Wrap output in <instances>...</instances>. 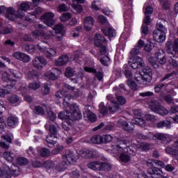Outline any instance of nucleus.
<instances>
[{
    "label": "nucleus",
    "mask_w": 178,
    "mask_h": 178,
    "mask_svg": "<svg viewBox=\"0 0 178 178\" xmlns=\"http://www.w3.org/2000/svg\"><path fill=\"white\" fill-rule=\"evenodd\" d=\"M2 140L0 142V146L1 148L8 149L9 148V144L12 143V138L8 135H5L1 137Z\"/></svg>",
    "instance_id": "28"
},
{
    "label": "nucleus",
    "mask_w": 178,
    "mask_h": 178,
    "mask_svg": "<svg viewBox=\"0 0 178 178\" xmlns=\"http://www.w3.org/2000/svg\"><path fill=\"white\" fill-rule=\"evenodd\" d=\"M72 91H74V87L70 86V85L67 83H64L63 87V92L66 94V92H72Z\"/></svg>",
    "instance_id": "46"
},
{
    "label": "nucleus",
    "mask_w": 178,
    "mask_h": 178,
    "mask_svg": "<svg viewBox=\"0 0 178 178\" xmlns=\"http://www.w3.org/2000/svg\"><path fill=\"white\" fill-rule=\"evenodd\" d=\"M30 9V4L29 2H24L20 4L17 11L12 7L6 9V17L9 20H16V19H23L24 17V13Z\"/></svg>",
    "instance_id": "2"
},
{
    "label": "nucleus",
    "mask_w": 178,
    "mask_h": 178,
    "mask_svg": "<svg viewBox=\"0 0 178 178\" xmlns=\"http://www.w3.org/2000/svg\"><path fill=\"white\" fill-rule=\"evenodd\" d=\"M156 29L153 31V37L156 42H163L166 40V28L159 22L157 23Z\"/></svg>",
    "instance_id": "4"
},
{
    "label": "nucleus",
    "mask_w": 178,
    "mask_h": 178,
    "mask_svg": "<svg viewBox=\"0 0 178 178\" xmlns=\"http://www.w3.org/2000/svg\"><path fill=\"white\" fill-rule=\"evenodd\" d=\"M104 102H102L99 104V112L102 113V115H106L108 113V108L104 106Z\"/></svg>",
    "instance_id": "56"
},
{
    "label": "nucleus",
    "mask_w": 178,
    "mask_h": 178,
    "mask_svg": "<svg viewBox=\"0 0 178 178\" xmlns=\"http://www.w3.org/2000/svg\"><path fill=\"white\" fill-rule=\"evenodd\" d=\"M58 119L61 120H72V114L69 111H63L58 114Z\"/></svg>",
    "instance_id": "37"
},
{
    "label": "nucleus",
    "mask_w": 178,
    "mask_h": 178,
    "mask_svg": "<svg viewBox=\"0 0 178 178\" xmlns=\"http://www.w3.org/2000/svg\"><path fill=\"white\" fill-rule=\"evenodd\" d=\"M166 154L172 155V158L177 156L178 154V140H175L174 143L169 146H167L165 149Z\"/></svg>",
    "instance_id": "15"
},
{
    "label": "nucleus",
    "mask_w": 178,
    "mask_h": 178,
    "mask_svg": "<svg viewBox=\"0 0 178 178\" xmlns=\"http://www.w3.org/2000/svg\"><path fill=\"white\" fill-rule=\"evenodd\" d=\"M130 142L127 140H118L115 146H112V149L115 154H120V160L124 163L130 162V155H129V146Z\"/></svg>",
    "instance_id": "1"
},
{
    "label": "nucleus",
    "mask_w": 178,
    "mask_h": 178,
    "mask_svg": "<svg viewBox=\"0 0 178 178\" xmlns=\"http://www.w3.org/2000/svg\"><path fill=\"white\" fill-rule=\"evenodd\" d=\"M65 74L66 77H72L74 74V70L72 67H67L65 70Z\"/></svg>",
    "instance_id": "62"
},
{
    "label": "nucleus",
    "mask_w": 178,
    "mask_h": 178,
    "mask_svg": "<svg viewBox=\"0 0 178 178\" xmlns=\"http://www.w3.org/2000/svg\"><path fill=\"white\" fill-rule=\"evenodd\" d=\"M40 87L41 83L40 81L31 82L29 84V88L30 90H33V91L38 90V88H40Z\"/></svg>",
    "instance_id": "45"
},
{
    "label": "nucleus",
    "mask_w": 178,
    "mask_h": 178,
    "mask_svg": "<svg viewBox=\"0 0 178 178\" xmlns=\"http://www.w3.org/2000/svg\"><path fill=\"white\" fill-rule=\"evenodd\" d=\"M46 141L48 144H51V145H54L56 143H58V138L56 135H48L46 138Z\"/></svg>",
    "instance_id": "41"
},
{
    "label": "nucleus",
    "mask_w": 178,
    "mask_h": 178,
    "mask_svg": "<svg viewBox=\"0 0 178 178\" xmlns=\"http://www.w3.org/2000/svg\"><path fill=\"white\" fill-rule=\"evenodd\" d=\"M8 99L10 104H17V102H20L21 101L20 97L16 95L10 96Z\"/></svg>",
    "instance_id": "54"
},
{
    "label": "nucleus",
    "mask_w": 178,
    "mask_h": 178,
    "mask_svg": "<svg viewBox=\"0 0 178 178\" xmlns=\"http://www.w3.org/2000/svg\"><path fill=\"white\" fill-rule=\"evenodd\" d=\"M17 172V167H16V165L12 166L11 168L8 170V172H6V173L3 172L2 170L0 169V177L10 178V175L15 177L19 176V172Z\"/></svg>",
    "instance_id": "20"
},
{
    "label": "nucleus",
    "mask_w": 178,
    "mask_h": 178,
    "mask_svg": "<svg viewBox=\"0 0 178 178\" xmlns=\"http://www.w3.org/2000/svg\"><path fill=\"white\" fill-rule=\"evenodd\" d=\"M135 80L138 84H144V81H145V79H144V76L141 75L140 73H136L135 74Z\"/></svg>",
    "instance_id": "48"
},
{
    "label": "nucleus",
    "mask_w": 178,
    "mask_h": 178,
    "mask_svg": "<svg viewBox=\"0 0 178 178\" xmlns=\"http://www.w3.org/2000/svg\"><path fill=\"white\" fill-rule=\"evenodd\" d=\"M34 111L36 115H45V109L41 106H35Z\"/></svg>",
    "instance_id": "47"
},
{
    "label": "nucleus",
    "mask_w": 178,
    "mask_h": 178,
    "mask_svg": "<svg viewBox=\"0 0 178 178\" xmlns=\"http://www.w3.org/2000/svg\"><path fill=\"white\" fill-rule=\"evenodd\" d=\"M133 113L135 118L131 120V123L137 124L140 127H145L146 122L145 120L143 118V115H141V110H134Z\"/></svg>",
    "instance_id": "7"
},
{
    "label": "nucleus",
    "mask_w": 178,
    "mask_h": 178,
    "mask_svg": "<svg viewBox=\"0 0 178 178\" xmlns=\"http://www.w3.org/2000/svg\"><path fill=\"white\" fill-rule=\"evenodd\" d=\"M127 84L131 90H137V83L134 81L129 79L127 81Z\"/></svg>",
    "instance_id": "53"
},
{
    "label": "nucleus",
    "mask_w": 178,
    "mask_h": 178,
    "mask_svg": "<svg viewBox=\"0 0 178 178\" xmlns=\"http://www.w3.org/2000/svg\"><path fill=\"white\" fill-rule=\"evenodd\" d=\"M54 30L56 34H63V25L58 24L54 26Z\"/></svg>",
    "instance_id": "50"
},
{
    "label": "nucleus",
    "mask_w": 178,
    "mask_h": 178,
    "mask_svg": "<svg viewBox=\"0 0 178 178\" xmlns=\"http://www.w3.org/2000/svg\"><path fill=\"white\" fill-rule=\"evenodd\" d=\"M149 108L153 112L158 113V115H161V116H166L168 113H169V111L165 108V107L162 106L158 101L155 99H152L149 102Z\"/></svg>",
    "instance_id": "5"
},
{
    "label": "nucleus",
    "mask_w": 178,
    "mask_h": 178,
    "mask_svg": "<svg viewBox=\"0 0 178 178\" xmlns=\"http://www.w3.org/2000/svg\"><path fill=\"white\" fill-rule=\"evenodd\" d=\"M113 138L111 135H104L102 136V143H111Z\"/></svg>",
    "instance_id": "58"
},
{
    "label": "nucleus",
    "mask_w": 178,
    "mask_h": 178,
    "mask_svg": "<svg viewBox=\"0 0 178 178\" xmlns=\"http://www.w3.org/2000/svg\"><path fill=\"white\" fill-rule=\"evenodd\" d=\"M165 45L168 54L171 55L168 57V63L174 67H177L178 58L176 56V53L178 52V39H176L174 43L168 42Z\"/></svg>",
    "instance_id": "3"
},
{
    "label": "nucleus",
    "mask_w": 178,
    "mask_h": 178,
    "mask_svg": "<svg viewBox=\"0 0 178 178\" xmlns=\"http://www.w3.org/2000/svg\"><path fill=\"white\" fill-rule=\"evenodd\" d=\"M83 116L85 120H87L88 122H91L92 123H94V122L97 121V115L91 113L90 111L85 110L83 111Z\"/></svg>",
    "instance_id": "27"
},
{
    "label": "nucleus",
    "mask_w": 178,
    "mask_h": 178,
    "mask_svg": "<svg viewBox=\"0 0 178 178\" xmlns=\"http://www.w3.org/2000/svg\"><path fill=\"white\" fill-rule=\"evenodd\" d=\"M84 70L85 72H88V73H95V77H96V79H97L99 81H102V79H104V74H102V72H97V70L90 67H85Z\"/></svg>",
    "instance_id": "24"
},
{
    "label": "nucleus",
    "mask_w": 178,
    "mask_h": 178,
    "mask_svg": "<svg viewBox=\"0 0 178 178\" xmlns=\"http://www.w3.org/2000/svg\"><path fill=\"white\" fill-rule=\"evenodd\" d=\"M149 62L154 69H158L159 67V65H158V63L156 62V60L154 57H149Z\"/></svg>",
    "instance_id": "57"
},
{
    "label": "nucleus",
    "mask_w": 178,
    "mask_h": 178,
    "mask_svg": "<svg viewBox=\"0 0 178 178\" xmlns=\"http://www.w3.org/2000/svg\"><path fill=\"white\" fill-rule=\"evenodd\" d=\"M44 44H47V42L42 41L38 44V49L40 52H44L47 58H52L53 56H56V49L50 48L47 50V46H44Z\"/></svg>",
    "instance_id": "6"
},
{
    "label": "nucleus",
    "mask_w": 178,
    "mask_h": 178,
    "mask_svg": "<svg viewBox=\"0 0 178 178\" xmlns=\"http://www.w3.org/2000/svg\"><path fill=\"white\" fill-rule=\"evenodd\" d=\"M91 143L92 144H102V136L99 135H95L91 138Z\"/></svg>",
    "instance_id": "43"
},
{
    "label": "nucleus",
    "mask_w": 178,
    "mask_h": 178,
    "mask_svg": "<svg viewBox=\"0 0 178 178\" xmlns=\"http://www.w3.org/2000/svg\"><path fill=\"white\" fill-rule=\"evenodd\" d=\"M17 163L18 165H20L21 166H23L24 165H27L29 163V160L24 157H18L17 159Z\"/></svg>",
    "instance_id": "52"
},
{
    "label": "nucleus",
    "mask_w": 178,
    "mask_h": 178,
    "mask_svg": "<svg viewBox=\"0 0 178 178\" xmlns=\"http://www.w3.org/2000/svg\"><path fill=\"white\" fill-rule=\"evenodd\" d=\"M68 165L69 164L64 160L58 163L57 165H56L55 169L57 170V172H63L64 170H66V169H67Z\"/></svg>",
    "instance_id": "38"
},
{
    "label": "nucleus",
    "mask_w": 178,
    "mask_h": 178,
    "mask_svg": "<svg viewBox=\"0 0 178 178\" xmlns=\"http://www.w3.org/2000/svg\"><path fill=\"white\" fill-rule=\"evenodd\" d=\"M32 63L33 67L41 70L42 67L47 66V60L42 56H38L33 60Z\"/></svg>",
    "instance_id": "11"
},
{
    "label": "nucleus",
    "mask_w": 178,
    "mask_h": 178,
    "mask_svg": "<svg viewBox=\"0 0 178 178\" xmlns=\"http://www.w3.org/2000/svg\"><path fill=\"white\" fill-rule=\"evenodd\" d=\"M95 47H101L102 45H108V40L105 39V37L99 33L95 35Z\"/></svg>",
    "instance_id": "21"
},
{
    "label": "nucleus",
    "mask_w": 178,
    "mask_h": 178,
    "mask_svg": "<svg viewBox=\"0 0 178 178\" xmlns=\"http://www.w3.org/2000/svg\"><path fill=\"white\" fill-rule=\"evenodd\" d=\"M107 104L110 112L115 113L119 110V104L116 101H111Z\"/></svg>",
    "instance_id": "36"
},
{
    "label": "nucleus",
    "mask_w": 178,
    "mask_h": 178,
    "mask_svg": "<svg viewBox=\"0 0 178 178\" xmlns=\"http://www.w3.org/2000/svg\"><path fill=\"white\" fill-rule=\"evenodd\" d=\"M17 78V75L16 73V70L8 69L7 71L4 72L2 74V80L3 81L12 83L13 81H16Z\"/></svg>",
    "instance_id": "8"
},
{
    "label": "nucleus",
    "mask_w": 178,
    "mask_h": 178,
    "mask_svg": "<svg viewBox=\"0 0 178 178\" xmlns=\"http://www.w3.org/2000/svg\"><path fill=\"white\" fill-rule=\"evenodd\" d=\"M44 168L49 170V169H54V166H55V163L51 161H47L43 163Z\"/></svg>",
    "instance_id": "51"
},
{
    "label": "nucleus",
    "mask_w": 178,
    "mask_h": 178,
    "mask_svg": "<svg viewBox=\"0 0 178 178\" xmlns=\"http://www.w3.org/2000/svg\"><path fill=\"white\" fill-rule=\"evenodd\" d=\"M138 54H140V49L135 46L130 51L131 59L136 58V56H137Z\"/></svg>",
    "instance_id": "49"
},
{
    "label": "nucleus",
    "mask_w": 178,
    "mask_h": 178,
    "mask_svg": "<svg viewBox=\"0 0 178 178\" xmlns=\"http://www.w3.org/2000/svg\"><path fill=\"white\" fill-rule=\"evenodd\" d=\"M72 115V120H80L81 118V113L79 111V106L77 104H72L70 105V111Z\"/></svg>",
    "instance_id": "10"
},
{
    "label": "nucleus",
    "mask_w": 178,
    "mask_h": 178,
    "mask_svg": "<svg viewBox=\"0 0 178 178\" xmlns=\"http://www.w3.org/2000/svg\"><path fill=\"white\" fill-rule=\"evenodd\" d=\"M40 156H42L43 158H45L51 154V152H49V149L47 148H43L40 149Z\"/></svg>",
    "instance_id": "59"
},
{
    "label": "nucleus",
    "mask_w": 178,
    "mask_h": 178,
    "mask_svg": "<svg viewBox=\"0 0 178 178\" xmlns=\"http://www.w3.org/2000/svg\"><path fill=\"white\" fill-rule=\"evenodd\" d=\"M143 76L145 81L151 83L152 80V70L149 67H145L143 69Z\"/></svg>",
    "instance_id": "22"
},
{
    "label": "nucleus",
    "mask_w": 178,
    "mask_h": 178,
    "mask_svg": "<svg viewBox=\"0 0 178 178\" xmlns=\"http://www.w3.org/2000/svg\"><path fill=\"white\" fill-rule=\"evenodd\" d=\"M47 116L51 122H55L56 120V114H55L52 111L47 112Z\"/></svg>",
    "instance_id": "61"
},
{
    "label": "nucleus",
    "mask_w": 178,
    "mask_h": 178,
    "mask_svg": "<svg viewBox=\"0 0 178 178\" xmlns=\"http://www.w3.org/2000/svg\"><path fill=\"white\" fill-rule=\"evenodd\" d=\"M73 99V96L71 95H67L65 96L63 102V105L65 108H67V106H70V102Z\"/></svg>",
    "instance_id": "42"
},
{
    "label": "nucleus",
    "mask_w": 178,
    "mask_h": 178,
    "mask_svg": "<svg viewBox=\"0 0 178 178\" xmlns=\"http://www.w3.org/2000/svg\"><path fill=\"white\" fill-rule=\"evenodd\" d=\"M172 138V136L165 134H156L152 136L153 140H160L163 144H170Z\"/></svg>",
    "instance_id": "12"
},
{
    "label": "nucleus",
    "mask_w": 178,
    "mask_h": 178,
    "mask_svg": "<svg viewBox=\"0 0 178 178\" xmlns=\"http://www.w3.org/2000/svg\"><path fill=\"white\" fill-rule=\"evenodd\" d=\"M101 163V161H92L88 164V168L92 170H101V168H102Z\"/></svg>",
    "instance_id": "34"
},
{
    "label": "nucleus",
    "mask_w": 178,
    "mask_h": 178,
    "mask_svg": "<svg viewBox=\"0 0 178 178\" xmlns=\"http://www.w3.org/2000/svg\"><path fill=\"white\" fill-rule=\"evenodd\" d=\"M3 158L7 161L8 162H13L15 160V158H16V156L15 154L10 152H5L3 154Z\"/></svg>",
    "instance_id": "39"
},
{
    "label": "nucleus",
    "mask_w": 178,
    "mask_h": 178,
    "mask_svg": "<svg viewBox=\"0 0 178 178\" xmlns=\"http://www.w3.org/2000/svg\"><path fill=\"white\" fill-rule=\"evenodd\" d=\"M129 63L132 69H139V67H143L145 65L144 60L140 56H135L134 58H131V61Z\"/></svg>",
    "instance_id": "16"
},
{
    "label": "nucleus",
    "mask_w": 178,
    "mask_h": 178,
    "mask_svg": "<svg viewBox=\"0 0 178 178\" xmlns=\"http://www.w3.org/2000/svg\"><path fill=\"white\" fill-rule=\"evenodd\" d=\"M63 161H65L68 165L70 163H76L77 159L74 153L70 150H65L63 154Z\"/></svg>",
    "instance_id": "13"
},
{
    "label": "nucleus",
    "mask_w": 178,
    "mask_h": 178,
    "mask_svg": "<svg viewBox=\"0 0 178 178\" xmlns=\"http://www.w3.org/2000/svg\"><path fill=\"white\" fill-rule=\"evenodd\" d=\"M13 58L17 59V60H20L24 63H29L30 60H31V58L30 56L26 54V53L20 52V51H15L13 54Z\"/></svg>",
    "instance_id": "17"
},
{
    "label": "nucleus",
    "mask_w": 178,
    "mask_h": 178,
    "mask_svg": "<svg viewBox=\"0 0 178 178\" xmlns=\"http://www.w3.org/2000/svg\"><path fill=\"white\" fill-rule=\"evenodd\" d=\"M94 18L92 17H86L83 22V27L86 31H90L94 26Z\"/></svg>",
    "instance_id": "25"
},
{
    "label": "nucleus",
    "mask_w": 178,
    "mask_h": 178,
    "mask_svg": "<svg viewBox=\"0 0 178 178\" xmlns=\"http://www.w3.org/2000/svg\"><path fill=\"white\" fill-rule=\"evenodd\" d=\"M69 62V57L67 55H63L56 61V66H63Z\"/></svg>",
    "instance_id": "33"
},
{
    "label": "nucleus",
    "mask_w": 178,
    "mask_h": 178,
    "mask_svg": "<svg viewBox=\"0 0 178 178\" xmlns=\"http://www.w3.org/2000/svg\"><path fill=\"white\" fill-rule=\"evenodd\" d=\"M85 0H73V4L72 7L74 10H76L78 13H81L83 11V6L79 3H84Z\"/></svg>",
    "instance_id": "32"
},
{
    "label": "nucleus",
    "mask_w": 178,
    "mask_h": 178,
    "mask_svg": "<svg viewBox=\"0 0 178 178\" xmlns=\"http://www.w3.org/2000/svg\"><path fill=\"white\" fill-rule=\"evenodd\" d=\"M102 31L103 34L107 37H108L109 40L116 37V30L113 29L112 27L108 28H103L102 29Z\"/></svg>",
    "instance_id": "26"
},
{
    "label": "nucleus",
    "mask_w": 178,
    "mask_h": 178,
    "mask_svg": "<svg viewBox=\"0 0 178 178\" xmlns=\"http://www.w3.org/2000/svg\"><path fill=\"white\" fill-rule=\"evenodd\" d=\"M62 74V72L58 68H53L50 71L45 73V76L49 79V80H57L59 76Z\"/></svg>",
    "instance_id": "18"
},
{
    "label": "nucleus",
    "mask_w": 178,
    "mask_h": 178,
    "mask_svg": "<svg viewBox=\"0 0 178 178\" xmlns=\"http://www.w3.org/2000/svg\"><path fill=\"white\" fill-rule=\"evenodd\" d=\"M101 170H111L112 169V165L106 163H101Z\"/></svg>",
    "instance_id": "64"
},
{
    "label": "nucleus",
    "mask_w": 178,
    "mask_h": 178,
    "mask_svg": "<svg viewBox=\"0 0 178 178\" xmlns=\"http://www.w3.org/2000/svg\"><path fill=\"white\" fill-rule=\"evenodd\" d=\"M97 150L92 149H84L80 150L78 152V155H79V156H81L82 158H86V159H88L90 158H95V156H97Z\"/></svg>",
    "instance_id": "14"
},
{
    "label": "nucleus",
    "mask_w": 178,
    "mask_h": 178,
    "mask_svg": "<svg viewBox=\"0 0 178 178\" xmlns=\"http://www.w3.org/2000/svg\"><path fill=\"white\" fill-rule=\"evenodd\" d=\"M111 61V58L108 57L107 56H103L100 59V63L102 65H104V66H108V63Z\"/></svg>",
    "instance_id": "63"
},
{
    "label": "nucleus",
    "mask_w": 178,
    "mask_h": 178,
    "mask_svg": "<svg viewBox=\"0 0 178 178\" xmlns=\"http://www.w3.org/2000/svg\"><path fill=\"white\" fill-rule=\"evenodd\" d=\"M119 125L121 126L123 130L127 133H133V131H134V123L131 122L129 124L127 122L119 121Z\"/></svg>",
    "instance_id": "23"
},
{
    "label": "nucleus",
    "mask_w": 178,
    "mask_h": 178,
    "mask_svg": "<svg viewBox=\"0 0 178 178\" xmlns=\"http://www.w3.org/2000/svg\"><path fill=\"white\" fill-rule=\"evenodd\" d=\"M33 36L35 37V38L43 37L44 40H52V38L55 37V35H54V31H49L45 33L44 30L38 29L33 32Z\"/></svg>",
    "instance_id": "9"
},
{
    "label": "nucleus",
    "mask_w": 178,
    "mask_h": 178,
    "mask_svg": "<svg viewBox=\"0 0 178 178\" xmlns=\"http://www.w3.org/2000/svg\"><path fill=\"white\" fill-rule=\"evenodd\" d=\"M46 130H49L50 135L56 136L58 134V128L54 124H51L50 122H48L44 125Z\"/></svg>",
    "instance_id": "31"
},
{
    "label": "nucleus",
    "mask_w": 178,
    "mask_h": 178,
    "mask_svg": "<svg viewBox=\"0 0 178 178\" xmlns=\"http://www.w3.org/2000/svg\"><path fill=\"white\" fill-rule=\"evenodd\" d=\"M43 95H48L51 92V83H44L43 88L42 89Z\"/></svg>",
    "instance_id": "44"
},
{
    "label": "nucleus",
    "mask_w": 178,
    "mask_h": 178,
    "mask_svg": "<svg viewBox=\"0 0 178 178\" xmlns=\"http://www.w3.org/2000/svg\"><path fill=\"white\" fill-rule=\"evenodd\" d=\"M72 18V14L69 13H65L63 14V15L60 17L61 22H67L68 20H70Z\"/></svg>",
    "instance_id": "55"
},
{
    "label": "nucleus",
    "mask_w": 178,
    "mask_h": 178,
    "mask_svg": "<svg viewBox=\"0 0 178 178\" xmlns=\"http://www.w3.org/2000/svg\"><path fill=\"white\" fill-rule=\"evenodd\" d=\"M134 175L136 178H149L145 172L140 168L134 170Z\"/></svg>",
    "instance_id": "35"
},
{
    "label": "nucleus",
    "mask_w": 178,
    "mask_h": 178,
    "mask_svg": "<svg viewBox=\"0 0 178 178\" xmlns=\"http://www.w3.org/2000/svg\"><path fill=\"white\" fill-rule=\"evenodd\" d=\"M147 172L152 178L162 177V171L161 170L156 168H149Z\"/></svg>",
    "instance_id": "29"
},
{
    "label": "nucleus",
    "mask_w": 178,
    "mask_h": 178,
    "mask_svg": "<svg viewBox=\"0 0 178 178\" xmlns=\"http://www.w3.org/2000/svg\"><path fill=\"white\" fill-rule=\"evenodd\" d=\"M25 50L29 54H33L35 51V47L33 44H28L25 47Z\"/></svg>",
    "instance_id": "60"
},
{
    "label": "nucleus",
    "mask_w": 178,
    "mask_h": 178,
    "mask_svg": "<svg viewBox=\"0 0 178 178\" xmlns=\"http://www.w3.org/2000/svg\"><path fill=\"white\" fill-rule=\"evenodd\" d=\"M54 17H55V15H54L53 13H47L43 16V23L48 26L49 27H52L54 24H55V19H54Z\"/></svg>",
    "instance_id": "19"
},
{
    "label": "nucleus",
    "mask_w": 178,
    "mask_h": 178,
    "mask_svg": "<svg viewBox=\"0 0 178 178\" xmlns=\"http://www.w3.org/2000/svg\"><path fill=\"white\" fill-rule=\"evenodd\" d=\"M156 126L158 129H163V127L170 129V127H172V123H170L169 120L161 121L157 123Z\"/></svg>",
    "instance_id": "40"
},
{
    "label": "nucleus",
    "mask_w": 178,
    "mask_h": 178,
    "mask_svg": "<svg viewBox=\"0 0 178 178\" xmlns=\"http://www.w3.org/2000/svg\"><path fill=\"white\" fill-rule=\"evenodd\" d=\"M7 123L10 127H16L19 123V118L15 115H10L8 118Z\"/></svg>",
    "instance_id": "30"
}]
</instances>
